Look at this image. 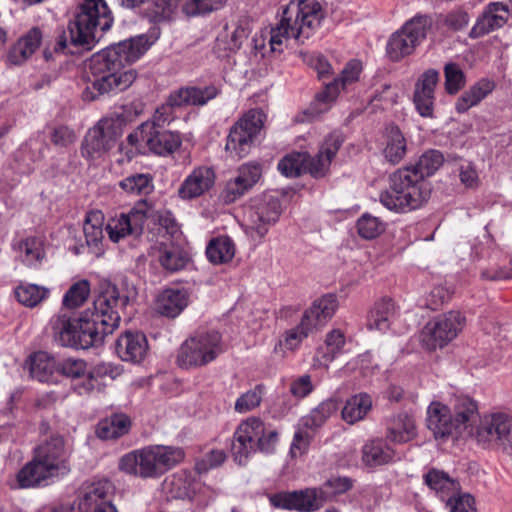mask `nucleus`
I'll return each instance as SVG.
<instances>
[{
    "label": "nucleus",
    "mask_w": 512,
    "mask_h": 512,
    "mask_svg": "<svg viewBox=\"0 0 512 512\" xmlns=\"http://www.w3.org/2000/svg\"><path fill=\"white\" fill-rule=\"evenodd\" d=\"M131 296V291L121 290L109 281H102L93 308L78 318L75 349L101 345L104 338L118 328L120 312L129 304Z\"/></svg>",
    "instance_id": "3"
},
{
    "label": "nucleus",
    "mask_w": 512,
    "mask_h": 512,
    "mask_svg": "<svg viewBox=\"0 0 512 512\" xmlns=\"http://www.w3.org/2000/svg\"><path fill=\"white\" fill-rule=\"evenodd\" d=\"M147 49L144 37H137L119 42L93 55L89 63L90 84L82 93L83 100L94 101L128 89L136 80L137 73L133 69L125 70V65L137 61Z\"/></svg>",
    "instance_id": "1"
},
{
    "label": "nucleus",
    "mask_w": 512,
    "mask_h": 512,
    "mask_svg": "<svg viewBox=\"0 0 512 512\" xmlns=\"http://www.w3.org/2000/svg\"><path fill=\"white\" fill-rule=\"evenodd\" d=\"M512 14L511 3L492 2L487 5L482 15L470 32L471 37H479L501 28Z\"/></svg>",
    "instance_id": "22"
},
{
    "label": "nucleus",
    "mask_w": 512,
    "mask_h": 512,
    "mask_svg": "<svg viewBox=\"0 0 512 512\" xmlns=\"http://www.w3.org/2000/svg\"><path fill=\"white\" fill-rule=\"evenodd\" d=\"M219 94L215 85L206 87H186L172 93L167 102L156 109L152 121L144 124H153L154 127L163 128L166 123L173 120V108L183 105H205Z\"/></svg>",
    "instance_id": "11"
},
{
    "label": "nucleus",
    "mask_w": 512,
    "mask_h": 512,
    "mask_svg": "<svg viewBox=\"0 0 512 512\" xmlns=\"http://www.w3.org/2000/svg\"><path fill=\"white\" fill-rule=\"evenodd\" d=\"M444 163L439 150L425 151L414 165L398 169L390 175L389 188L380 194V202L390 211L408 213L421 208L431 194L426 180Z\"/></svg>",
    "instance_id": "2"
},
{
    "label": "nucleus",
    "mask_w": 512,
    "mask_h": 512,
    "mask_svg": "<svg viewBox=\"0 0 512 512\" xmlns=\"http://www.w3.org/2000/svg\"><path fill=\"white\" fill-rule=\"evenodd\" d=\"M120 126L112 119H102L90 128L81 144V154L88 160L102 158L117 143Z\"/></svg>",
    "instance_id": "13"
},
{
    "label": "nucleus",
    "mask_w": 512,
    "mask_h": 512,
    "mask_svg": "<svg viewBox=\"0 0 512 512\" xmlns=\"http://www.w3.org/2000/svg\"><path fill=\"white\" fill-rule=\"evenodd\" d=\"M50 134L51 142L56 147H68L76 140L74 130L64 125L53 127Z\"/></svg>",
    "instance_id": "62"
},
{
    "label": "nucleus",
    "mask_w": 512,
    "mask_h": 512,
    "mask_svg": "<svg viewBox=\"0 0 512 512\" xmlns=\"http://www.w3.org/2000/svg\"><path fill=\"white\" fill-rule=\"evenodd\" d=\"M396 316L395 303L390 298H382L370 309L366 326L370 331L385 332L390 328Z\"/></svg>",
    "instance_id": "32"
},
{
    "label": "nucleus",
    "mask_w": 512,
    "mask_h": 512,
    "mask_svg": "<svg viewBox=\"0 0 512 512\" xmlns=\"http://www.w3.org/2000/svg\"><path fill=\"white\" fill-rule=\"evenodd\" d=\"M78 319L66 312H60L50 320V328L54 342L62 347L75 348Z\"/></svg>",
    "instance_id": "30"
},
{
    "label": "nucleus",
    "mask_w": 512,
    "mask_h": 512,
    "mask_svg": "<svg viewBox=\"0 0 512 512\" xmlns=\"http://www.w3.org/2000/svg\"><path fill=\"white\" fill-rule=\"evenodd\" d=\"M249 190V186L237 175L226 183L221 197L225 203L230 204L242 197Z\"/></svg>",
    "instance_id": "57"
},
{
    "label": "nucleus",
    "mask_w": 512,
    "mask_h": 512,
    "mask_svg": "<svg viewBox=\"0 0 512 512\" xmlns=\"http://www.w3.org/2000/svg\"><path fill=\"white\" fill-rule=\"evenodd\" d=\"M416 436L414 419L406 413H399L387 420L386 437L394 443H406Z\"/></svg>",
    "instance_id": "34"
},
{
    "label": "nucleus",
    "mask_w": 512,
    "mask_h": 512,
    "mask_svg": "<svg viewBox=\"0 0 512 512\" xmlns=\"http://www.w3.org/2000/svg\"><path fill=\"white\" fill-rule=\"evenodd\" d=\"M372 408L371 396L359 393L350 397L341 410L342 419L348 424L362 420Z\"/></svg>",
    "instance_id": "39"
},
{
    "label": "nucleus",
    "mask_w": 512,
    "mask_h": 512,
    "mask_svg": "<svg viewBox=\"0 0 512 512\" xmlns=\"http://www.w3.org/2000/svg\"><path fill=\"white\" fill-rule=\"evenodd\" d=\"M148 351L146 336L140 332L127 331L116 341V352L118 356L127 362H141Z\"/></svg>",
    "instance_id": "25"
},
{
    "label": "nucleus",
    "mask_w": 512,
    "mask_h": 512,
    "mask_svg": "<svg viewBox=\"0 0 512 512\" xmlns=\"http://www.w3.org/2000/svg\"><path fill=\"white\" fill-rule=\"evenodd\" d=\"M50 290L36 284L19 285L15 289V297L22 305L33 308L48 298Z\"/></svg>",
    "instance_id": "45"
},
{
    "label": "nucleus",
    "mask_w": 512,
    "mask_h": 512,
    "mask_svg": "<svg viewBox=\"0 0 512 512\" xmlns=\"http://www.w3.org/2000/svg\"><path fill=\"white\" fill-rule=\"evenodd\" d=\"M41 42V30L38 27L31 28L12 45L7 56L8 62L12 65L25 63L40 47Z\"/></svg>",
    "instance_id": "28"
},
{
    "label": "nucleus",
    "mask_w": 512,
    "mask_h": 512,
    "mask_svg": "<svg viewBox=\"0 0 512 512\" xmlns=\"http://www.w3.org/2000/svg\"><path fill=\"white\" fill-rule=\"evenodd\" d=\"M313 331L314 329L312 328V324L307 322V316H302L300 323L296 327L284 332L282 339L276 345L275 350H277L278 347H285L287 350H294Z\"/></svg>",
    "instance_id": "46"
},
{
    "label": "nucleus",
    "mask_w": 512,
    "mask_h": 512,
    "mask_svg": "<svg viewBox=\"0 0 512 512\" xmlns=\"http://www.w3.org/2000/svg\"><path fill=\"white\" fill-rule=\"evenodd\" d=\"M430 27V19L426 16H415L407 21L389 37L386 45L389 59L397 62L411 55L426 38Z\"/></svg>",
    "instance_id": "9"
},
{
    "label": "nucleus",
    "mask_w": 512,
    "mask_h": 512,
    "mask_svg": "<svg viewBox=\"0 0 512 512\" xmlns=\"http://www.w3.org/2000/svg\"><path fill=\"white\" fill-rule=\"evenodd\" d=\"M281 213L282 204L278 196L271 193L255 196L245 208L247 228L252 236L263 238L277 223Z\"/></svg>",
    "instance_id": "10"
},
{
    "label": "nucleus",
    "mask_w": 512,
    "mask_h": 512,
    "mask_svg": "<svg viewBox=\"0 0 512 512\" xmlns=\"http://www.w3.org/2000/svg\"><path fill=\"white\" fill-rule=\"evenodd\" d=\"M104 215L101 211L88 212L83 224L85 243L75 245L71 251L75 255L88 253L93 257H101L104 254Z\"/></svg>",
    "instance_id": "17"
},
{
    "label": "nucleus",
    "mask_w": 512,
    "mask_h": 512,
    "mask_svg": "<svg viewBox=\"0 0 512 512\" xmlns=\"http://www.w3.org/2000/svg\"><path fill=\"white\" fill-rule=\"evenodd\" d=\"M465 325V317L459 311H449L428 322L421 334L422 345L430 350L443 348L457 337Z\"/></svg>",
    "instance_id": "12"
},
{
    "label": "nucleus",
    "mask_w": 512,
    "mask_h": 512,
    "mask_svg": "<svg viewBox=\"0 0 512 512\" xmlns=\"http://www.w3.org/2000/svg\"><path fill=\"white\" fill-rule=\"evenodd\" d=\"M266 116L260 109L246 112L230 129L225 150L231 157L247 156L264 126Z\"/></svg>",
    "instance_id": "8"
},
{
    "label": "nucleus",
    "mask_w": 512,
    "mask_h": 512,
    "mask_svg": "<svg viewBox=\"0 0 512 512\" xmlns=\"http://www.w3.org/2000/svg\"><path fill=\"white\" fill-rule=\"evenodd\" d=\"M55 476L45 465L40 464L34 456L18 473L17 479L20 487L29 488L39 485L43 480Z\"/></svg>",
    "instance_id": "44"
},
{
    "label": "nucleus",
    "mask_w": 512,
    "mask_h": 512,
    "mask_svg": "<svg viewBox=\"0 0 512 512\" xmlns=\"http://www.w3.org/2000/svg\"><path fill=\"white\" fill-rule=\"evenodd\" d=\"M237 174L251 189L261 178L262 167L259 163L249 162L241 165Z\"/></svg>",
    "instance_id": "63"
},
{
    "label": "nucleus",
    "mask_w": 512,
    "mask_h": 512,
    "mask_svg": "<svg viewBox=\"0 0 512 512\" xmlns=\"http://www.w3.org/2000/svg\"><path fill=\"white\" fill-rule=\"evenodd\" d=\"M206 255L213 264L228 263L235 255V244L228 236L213 238L206 247Z\"/></svg>",
    "instance_id": "42"
},
{
    "label": "nucleus",
    "mask_w": 512,
    "mask_h": 512,
    "mask_svg": "<svg viewBox=\"0 0 512 512\" xmlns=\"http://www.w3.org/2000/svg\"><path fill=\"white\" fill-rule=\"evenodd\" d=\"M394 457L395 451L380 438L373 439L362 447V461L369 467L388 464Z\"/></svg>",
    "instance_id": "36"
},
{
    "label": "nucleus",
    "mask_w": 512,
    "mask_h": 512,
    "mask_svg": "<svg viewBox=\"0 0 512 512\" xmlns=\"http://www.w3.org/2000/svg\"><path fill=\"white\" fill-rule=\"evenodd\" d=\"M493 88L494 85L489 80L482 79L478 81L457 99L455 110L460 114L467 112L491 93Z\"/></svg>",
    "instance_id": "38"
},
{
    "label": "nucleus",
    "mask_w": 512,
    "mask_h": 512,
    "mask_svg": "<svg viewBox=\"0 0 512 512\" xmlns=\"http://www.w3.org/2000/svg\"><path fill=\"white\" fill-rule=\"evenodd\" d=\"M13 248L18 252L22 263L28 267H39L46 256L44 242L36 236H29L20 240L14 244Z\"/></svg>",
    "instance_id": "35"
},
{
    "label": "nucleus",
    "mask_w": 512,
    "mask_h": 512,
    "mask_svg": "<svg viewBox=\"0 0 512 512\" xmlns=\"http://www.w3.org/2000/svg\"><path fill=\"white\" fill-rule=\"evenodd\" d=\"M264 432V423L260 418L249 417L242 421L233 434L231 452L234 460L243 465L256 452L258 438Z\"/></svg>",
    "instance_id": "16"
},
{
    "label": "nucleus",
    "mask_w": 512,
    "mask_h": 512,
    "mask_svg": "<svg viewBox=\"0 0 512 512\" xmlns=\"http://www.w3.org/2000/svg\"><path fill=\"white\" fill-rule=\"evenodd\" d=\"M57 371L68 378H81L86 375L87 363L80 358H66L57 363Z\"/></svg>",
    "instance_id": "55"
},
{
    "label": "nucleus",
    "mask_w": 512,
    "mask_h": 512,
    "mask_svg": "<svg viewBox=\"0 0 512 512\" xmlns=\"http://www.w3.org/2000/svg\"><path fill=\"white\" fill-rule=\"evenodd\" d=\"M450 512H476L475 500L470 494H454L446 501Z\"/></svg>",
    "instance_id": "61"
},
{
    "label": "nucleus",
    "mask_w": 512,
    "mask_h": 512,
    "mask_svg": "<svg viewBox=\"0 0 512 512\" xmlns=\"http://www.w3.org/2000/svg\"><path fill=\"white\" fill-rule=\"evenodd\" d=\"M306 152H293L278 163V170L286 177H297L304 172Z\"/></svg>",
    "instance_id": "51"
},
{
    "label": "nucleus",
    "mask_w": 512,
    "mask_h": 512,
    "mask_svg": "<svg viewBox=\"0 0 512 512\" xmlns=\"http://www.w3.org/2000/svg\"><path fill=\"white\" fill-rule=\"evenodd\" d=\"M476 440L484 447L512 443V418L505 413L485 415L476 429Z\"/></svg>",
    "instance_id": "15"
},
{
    "label": "nucleus",
    "mask_w": 512,
    "mask_h": 512,
    "mask_svg": "<svg viewBox=\"0 0 512 512\" xmlns=\"http://www.w3.org/2000/svg\"><path fill=\"white\" fill-rule=\"evenodd\" d=\"M113 24V16L105 0H83L75 17L57 37L55 52L76 54L91 50Z\"/></svg>",
    "instance_id": "4"
},
{
    "label": "nucleus",
    "mask_w": 512,
    "mask_h": 512,
    "mask_svg": "<svg viewBox=\"0 0 512 512\" xmlns=\"http://www.w3.org/2000/svg\"><path fill=\"white\" fill-rule=\"evenodd\" d=\"M424 482L429 488L443 495L457 489V483L447 473L437 469L428 471L424 476Z\"/></svg>",
    "instance_id": "50"
},
{
    "label": "nucleus",
    "mask_w": 512,
    "mask_h": 512,
    "mask_svg": "<svg viewBox=\"0 0 512 512\" xmlns=\"http://www.w3.org/2000/svg\"><path fill=\"white\" fill-rule=\"evenodd\" d=\"M35 457L55 475L69 471V453L65 448L62 436L53 435L35 449Z\"/></svg>",
    "instance_id": "18"
},
{
    "label": "nucleus",
    "mask_w": 512,
    "mask_h": 512,
    "mask_svg": "<svg viewBox=\"0 0 512 512\" xmlns=\"http://www.w3.org/2000/svg\"><path fill=\"white\" fill-rule=\"evenodd\" d=\"M264 387L257 385L253 389L242 394L235 403V410L246 413L258 407L262 401Z\"/></svg>",
    "instance_id": "56"
},
{
    "label": "nucleus",
    "mask_w": 512,
    "mask_h": 512,
    "mask_svg": "<svg viewBox=\"0 0 512 512\" xmlns=\"http://www.w3.org/2000/svg\"><path fill=\"white\" fill-rule=\"evenodd\" d=\"M215 174L209 167L195 168L178 189L181 199L190 200L207 192L214 184Z\"/></svg>",
    "instance_id": "24"
},
{
    "label": "nucleus",
    "mask_w": 512,
    "mask_h": 512,
    "mask_svg": "<svg viewBox=\"0 0 512 512\" xmlns=\"http://www.w3.org/2000/svg\"><path fill=\"white\" fill-rule=\"evenodd\" d=\"M149 205L139 201L128 213H121L111 218L106 225L108 236L112 242H119L127 236L138 237L143 233L148 218Z\"/></svg>",
    "instance_id": "14"
},
{
    "label": "nucleus",
    "mask_w": 512,
    "mask_h": 512,
    "mask_svg": "<svg viewBox=\"0 0 512 512\" xmlns=\"http://www.w3.org/2000/svg\"><path fill=\"white\" fill-rule=\"evenodd\" d=\"M113 486L107 481H97L83 486L79 508L90 512L105 501H112Z\"/></svg>",
    "instance_id": "31"
},
{
    "label": "nucleus",
    "mask_w": 512,
    "mask_h": 512,
    "mask_svg": "<svg viewBox=\"0 0 512 512\" xmlns=\"http://www.w3.org/2000/svg\"><path fill=\"white\" fill-rule=\"evenodd\" d=\"M386 146L384 157L391 164H398L407 153V141L397 126L391 125L386 129Z\"/></svg>",
    "instance_id": "41"
},
{
    "label": "nucleus",
    "mask_w": 512,
    "mask_h": 512,
    "mask_svg": "<svg viewBox=\"0 0 512 512\" xmlns=\"http://www.w3.org/2000/svg\"><path fill=\"white\" fill-rule=\"evenodd\" d=\"M54 371H57V363L46 352L39 351L30 357V375L39 382L52 381Z\"/></svg>",
    "instance_id": "43"
},
{
    "label": "nucleus",
    "mask_w": 512,
    "mask_h": 512,
    "mask_svg": "<svg viewBox=\"0 0 512 512\" xmlns=\"http://www.w3.org/2000/svg\"><path fill=\"white\" fill-rule=\"evenodd\" d=\"M89 373L101 386L104 379L108 378L114 380L117 378L121 374V370L111 363H99L95 365Z\"/></svg>",
    "instance_id": "64"
},
{
    "label": "nucleus",
    "mask_w": 512,
    "mask_h": 512,
    "mask_svg": "<svg viewBox=\"0 0 512 512\" xmlns=\"http://www.w3.org/2000/svg\"><path fill=\"white\" fill-rule=\"evenodd\" d=\"M158 250V261L168 272H176L186 267L189 257L179 246L160 244Z\"/></svg>",
    "instance_id": "40"
},
{
    "label": "nucleus",
    "mask_w": 512,
    "mask_h": 512,
    "mask_svg": "<svg viewBox=\"0 0 512 512\" xmlns=\"http://www.w3.org/2000/svg\"><path fill=\"white\" fill-rule=\"evenodd\" d=\"M339 409V402L336 399H328L323 401L317 408H315L310 418L307 420L306 425L318 427L322 425L330 416L337 412Z\"/></svg>",
    "instance_id": "54"
},
{
    "label": "nucleus",
    "mask_w": 512,
    "mask_h": 512,
    "mask_svg": "<svg viewBox=\"0 0 512 512\" xmlns=\"http://www.w3.org/2000/svg\"><path fill=\"white\" fill-rule=\"evenodd\" d=\"M306 156L304 172L309 173L314 178L324 177L329 170L331 162L319 153L312 157L306 152Z\"/></svg>",
    "instance_id": "58"
},
{
    "label": "nucleus",
    "mask_w": 512,
    "mask_h": 512,
    "mask_svg": "<svg viewBox=\"0 0 512 512\" xmlns=\"http://www.w3.org/2000/svg\"><path fill=\"white\" fill-rule=\"evenodd\" d=\"M439 81V72L434 69L425 71L417 80L413 101L418 113L423 117H432L434 111L435 88Z\"/></svg>",
    "instance_id": "20"
},
{
    "label": "nucleus",
    "mask_w": 512,
    "mask_h": 512,
    "mask_svg": "<svg viewBox=\"0 0 512 512\" xmlns=\"http://www.w3.org/2000/svg\"><path fill=\"white\" fill-rule=\"evenodd\" d=\"M357 230L360 237L373 239L384 231V224L371 214H363L357 221Z\"/></svg>",
    "instance_id": "52"
},
{
    "label": "nucleus",
    "mask_w": 512,
    "mask_h": 512,
    "mask_svg": "<svg viewBox=\"0 0 512 512\" xmlns=\"http://www.w3.org/2000/svg\"><path fill=\"white\" fill-rule=\"evenodd\" d=\"M452 416L459 436L464 433L471 434L473 424L478 419L476 402L467 396H458L454 400Z\"/></svg>",
    "instance_id": "29"
},
{
    "label": "nucleus",
    "mask_w": 512,
    "mask_h": 512,
    "mask_svg": "<svg viewBox=\"0 0 512 512\" xmlns=\"http://www.w3.org/2000/svg\"><path fill=\"white\" fill-rule=\"evenodd\" d=\"M90 283L88 280H80L70 286L63 297V306L69 309H76L84 304L90 294Z\"/></svg>",
    "instance_id": "49"
},
{
    "label": "nucleus",
    "mask_w": 512,
    "mask_h": 512,
    "mask_svg": "<svg viewBox=\"0 0 512 512\" xmlns=\"http://www.w3.org/2000/svg\"><path fill=\"white\" fill-rule=\"evenodd\" d=\"M149 127L146 146L151 152L160 156H168L181 146L182 140L178 133L154 127L153 124H149Z\"/></svg>",
    "instance_id": "27"
},
{
    "label": "nucleus",
    "mask_w": 512,
    "mask_h": 512,
    "mask_svg": "<svg viewBox=\"0 0 512 512\" xmlns=\"http://www.w3.org/2000/svg\"><path fill=\"white\" fill-rule=\"evenodd\" d=\"M224 351V343L219 332L196 331L180 345L176 364L186 370L201 368L215 361Z\"/></svg>",
    "instance_id": "7"
},
{
    "label": "nucleus",
    "mask_w": 512,
    "mask_h": 512,
    "mask_svg": "<svg viewBox=\"0 0 512 512\" xmlns=\"http://www.w3.org/2000/svg\"><path fill=\"white\" fill-rule=\"evenodd\" d=\"M226 460L224 450L213 449L196 462L195 468L199 473H205L210 469L219 467Z\"/></svg>",
    "instance_id": "60"
},
{
    "label": "nucleus",
    "mask_w": 512,
    "mask_h": 512,
    "mask_svg": "<svg viewBox=\"0 0 512 512\" xmlns=\"http://www.w3.org/2000/svg\"><path fill=\"white\" fill-rule=\"evenodd\" d=\"M361 72L362 63L356 59L350 60L341 71L340 77L326 83L324 89L316 94V102L329 105L337 98L341 89L359 80Z\"/></svg>",
    "instance_id": "23"
},
{
    "label": "nucleus",
    "mask_w": 512,
    "mask_h": 512,
    "mask_svg": "<svg viewBox=\"0 0 512 512\" xmlns=\"http://www.w3.org/2000/svg\"><path fill=\"white\" fill-rule=\"evenodd\" d=\"M343 142V135L340 132L334 131L325 137L318 153L332 162Z\"/></svg>",
    "instance_id": "59"
},
{
    "label": "nucleus",
    "mask_w": 512,
    "mask_h": 512,
    "mask_svg": "<svg viewBox=\"0 0 512 512\" xmlns=\"http://www.w3.org/2000/svg\"><path fill=\"white\" fill-rule=\"evenodd\" d=\"M189 294L184 289L168 288L163 290L155 302V310L167 318H176L187 307Z\"/></svg>",
    "instance_id": "26"
},
{
    "label": "nucleus",
    "mask_w": 512,
    "mask_h": 512,
    "mask_svg": "<svg viewBox=\"0 0 512 512\" xmlns=\"http://www.w3.org/2000/svg\"><path fill=\"white\" fill-rule=\"evenodd\" d=\"M325 15L319 0L291 1L283 10L279 23L270 30L271 50L282 52L284 44L290 38L303 43L319 29Z\"/></svg>",
    "instance_id": "5"
},
{
    "label": "nucleus",
    "mask_w": 512,
    "mask_h": 512,
    "mask_svg": "<svg viewBox=\"0 0 512 512\" xmlns=\"http://www.w3.org/2000/svg\"><path fill=\"white\" fill-rule=\"evenodd\" d=\"M184 452L179 447L149 445L124 454L118 462L120 471L143 479L157 478L180 463Z\"/></svg>",
    "instance_id": "6"
},
{
    "label": "nucleus",
    "mask_w": 512,
    "mask_h": 512,
    "mask_svg": "<svg viewBox=\"0 0 512 512\" xmlns=\"http://www.w3.org/2000/svg\"><path fill=\"white\" fill-rule=\"evenodd\" d=\"M445 89L448 94H456L465 85L464 72L455 63H448L444 67Z\"/></svg>",
    "instance_id": "53"
},
{
    "label": "nucleus",
    "mask_w": 512,
    "mask_h": 512,
    "mask_svg": "<svg viewBox=\"0 0 512 512\" xmlns=\"http://www.w3.org/2000/svg\"><path fill=\"white\" fill-rule=\"evenodd\" d=\"M427 427L436 439L460 437L455 426L450 408L438 401L432 402L427 408Z\"/></svg>",
    "instance_id": "21"
},
{
    "label": "nucleus",
    "mask_w": 512,
    "mask_h": 512,
    "mask_svg": "<svg viewBox=\"0 0 512 512\" xmlns=\"http://www.w3.org/2000/svg\"><path fill=\"white\" fill-rule=\"evenodd\" d=\"M119 187L129 195H148L153 191L152 177L144 173L132 174L121 180Z\"/></svg>",
    "instance_id": "48"
},
{
    "label": "nucleus",
    "mask_w": 512,
    "mask_h": 512,
    "mask_svg": "<svg viewBox=\"0 0 512 512\" xmlns=\"http://www.w3.org/2000/svg\"><path fill=\"white\" fill-rule=\"evenodd\" d=\"M325 344V351L319 350L316 357L320 364L327 367L342 351L345 345V336L340 330L334 329L327 334Z\"/></svg>",
    "instance_id": "47"
},
{
    "label": "nucleus",
    "mask_w": 512,
    "mask_h": 512,
    "mask_svg": "<svg viewBox=\"0 0 512 512\" xmlns=\"http://www.w3.org/2000/svg\"><path fill=\"white\" fill-rule=\"evenodd\" d=\"M269 501L275 508L298 512H312L321 507L316 489L275 493L269 497Z\"/></svg>",
    "instance_id": "19"
},
{
    "label": "nucleus",
    "mask_w": 512,
    "mask_h": 512,
    "mask_svg": "<svg viewBox=\"0 0 512 512\" xmlns=\"http://www.w3.org/2000/svg\"><path fill=\"white\" fill-rule=\"evenodd\" d=\"M131 428V420L125 414H113L100 421L96 434L100 439L115 440L126 435Z\"/></svg>",
    "instance_id": "37"
},
{
    "label": "nucleus",
    "mask_w": 512,
    "mask_h": 512,
    "mask_svg": "<svg viewBox=\"0 0 512 512\" xmlns=\"http://www.w3.org/2000/svg\"><path fill=\"white\" fill-rule=\"evenodd\" d=\"M337 308L338 301L336 296L328 294L314 301L312 306L304 312L303 316H307V322H310L312 328L317 330L333 317Z\"/></svg>",
    "instance_id": "33"
}]
</instances>
